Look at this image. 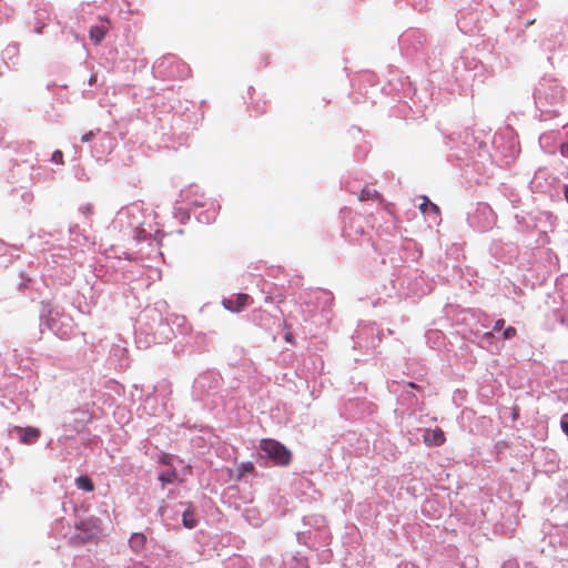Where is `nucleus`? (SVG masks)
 I'll list each match as a JSON object with an SVG mask.
<instances>
[{"instance_id": "nucleus-1", "label": "nucleus", "mask_w": 568, "mask_h": 568, "mask_svg": "<svg viewBox=\"0 0 568 568\" xmlns=\"http://www.w3.org/2000/svg\"><path fill=\"white\" fill-rule=\"evenodd\" d=\"M77 534L70 538L72 546H82L95 540L102 532L101 520L98 517H89L75 524Z\"/></svg>"}, {"instance_id": "nucleus-2", "label": "nucleus", "mask_w": 568, "mask_h": 568, "mask_svg": "<svg viewBox=\"0 0 568 568\" xmlns=\"http://www.w3.org/2000/svg\"><path fill=\"white\" fill-rule=\"evenodd\" d=\"M260 449L277 466H287L292 460L291 452L275 439H262Z\"/></svg>"}, {"instance_id": "nucleus-3", "label": "nucleus", "mask_w": 568, "mask_h": 568, "mask_svg": "<svg viewBox=\"0 0 568 568\" xmlns=\"http://www.w3.org/2000/svg\"><path fill=\"white\" fill-rule=\"evenodd\" d=\"M251 303H252V298L250 295L240 293L233 297L224 298L222 302V305L231 312L239 313V312L243 311Z\"/></svg>"}, {"instance_id": "nucleus-4", "label": "nucleus", "mask_w": 568, "mask_h": 568, "mask_svg": "<svg viewBox=\"0 0 568 568\" xmlns=\"http://www.w3.org/2000/svg\"><path fill=\"white\" fill-rule=\"evenodd\" d=\"M445 439V434L440 428L427 429L424 434V443L427 446H440Z\"/></svg>"}, {"instance_id": "nucleus-5", "label": "nucleus", "mask_w": 568, "mask_h": 568, "mask_svg": "<svg viewBox=\"0 0 568 568\" xmlns=\"http://www.w3.org/2000/svg\"><path fill=\"white\" fill-rule=\"evenodd\" d=\"M20 440L23 444H32L40 437V430L33 427L18 428Z\"/></svg>"}, {"instance_id": "nucleus-6", "label": "nucleus", "mask_w": 568, "mask_h": 568, "mask_svg": "<svg viewBox=\"0 0 568 568\" xmlns=\"http://www.w3.org/2000/svg\"><path fill=\"white\" fill-rule=\"evenodd\" d=\"M129 544L134 552H140L145 548L146 537L142 532H134L132 534Z\"/></svg>"}, {"instance_id": "nucleus-7", "label": "nucleus", "mask_w": 568, "mask_h": 568, "mask_svg": "<svg viewBox=\"0 0 568 568\" xmlns=\"http://www.w3.org/2000/svg\"><path fill=\"white\" fill-rule=\"evenodd\" d=\"M108 32V28L104 26H93L90 29L89 36L94 44H100Z\"/></svg>"}, {"instance_id": "nucleus-8", "label": "nucleus", "mask_w": 568, "mask_h": 568, "mask_svg": "<svg viewBox=\"0 0 568 568\" xmlns=\"http://www.w3.org/2000/svg\"><path fill=\"white\" fill-rule=\"evenodd\" d=\"M75 485L79 489L84 491H93L94 485L91 478L87 475H81L75 479Z\"/></svg>"}, {"instance_id": "nucleus-9", "label": "nucleus", "mask_w": 568, "mask_h": 568, "mask_svg": "<svg viewBox=\"0 0 568 568\" xmlns=\"http://www.w3.org/2000/svg\"><path fill=\"white\" fill-rule=\"evenodd\" d=\"M182 521L184 527L192 529L196 526V519L194 518V513L191 508H187L182 516Z\"/></svg>"}, {"instance_id": "nucleus-10", "label": "nucleus", "mask_w": 568, "mask_h": 568, "mask_svg": "<svg viewBox=\"0 0 568 568\" xmlns=\"http://www.w3.org/2000/svg\"><path fill=\"white\" fill-rule=\"evenodd\" d=\"M254 470H255V467H254L253 463H251V462L242 463L237 468L239 474H237L236 479L240 480L245 476V474H253Z\"/></svg>"}, {"instance_id": "nucleus-11", "label": "nucleus", "mask_w": 568, "mask_h": 568, "mask_svg": "<svg viewBox=\"0 0 568 568\" xmlns=\"http://www.w3.org/2000/svg\"><path fill=\"white\" fill-rule=\"evenodd\" d=\"M419 210L424 214L427 213L428 211H432L436 215L439 214V207L436 204L432 203L426 196L424 197L423 203L419 205Z\"/></svg>"}, {"instance_id": "nucleus-12", "label": "nucleus", "mask_w": 568, "mask_h": 568, "mask_svg": "<svg viewBox=\"0 0 568 568\" xmlns=\"http://www.w3.org/2000/svg\"><path fill=\"white\" fill-rule=\"evenodd\" d=\"M377 197H379V194L377 193V191L376 190H371V189L362 190L361 195H359V200L361 201L374 200V199H377Z\"/></svg>"}, {"instance_id": "nucleus-13", "label": "nucleus", "mask_w": 568, "mask_h": 568, "mask_svg": "<svg viewBox=\"0 0 568 568\" xmlns=\"http://www.w3.org/2000/svg\"><path fill=\"white\" fill-rule=\"evenodd\" d=\"M175 471H166L160 475L159 479L162 481L163 485L170 484L175 479Z\"/></svg>"}, {"instance_id": "nucleus-14", "label": "nucleus", "mask_w": 568, "mask_h": 568, "mask_svg": "<svg viewBox=\"0 0 568 568\" xmlns=\"http://www.w3.org/2000/svg\"><path fill=\"white\" fill-rule=\"evenodd\" d=\"M516 333H517V331H516V328H515V327H513V326H508V327L504 331V334H503V335H504V338H505V339H510V338H513L514 336H516Z\"/></svg>"}, {"instance_id": "nucleus-15", "label": "nucleus", "mask_w": 568, "mask_h": 568, "mask_svg": "<svg viewBox=\"0 0 568 568\" xmlns=\"http://www.w3.org/2000/svg\"><path fill=\"white\" fill-rule=\"evenodd\" d=\"M52 161L62 164L63 163V153L60 150H57L52 154Z\"/></svg>"}, {"instance_id": "nucleus-16", "label": "nucleus", "mask_w": 568, "mask_h": 568, "mask_svg": "<svg viewBox=\"0 0 568 568\" xmlns=\"http://www.w3.org/2000/svg\"><path fill=\"white\" fill-rule=\"evenodd\" d=\"M95 136L94 131H89L88 133L83 134L81 138L82 142H90Z\"/></svg>"}, {"instance_id": "nucleus-17", "label": "nucleus", "mask_w": 568, "mask_h": 568, "mask_svg": "<svg viewBox=\"0 0 568 568\" xmlns=\"http://www.w3.org/2000/svg\"><path fill=\"white\" fill-rule=\"evenodd\" d=\"M505 321L504 320H497L494 324V331H500L504 327Z\"/></svg>"}, {"instance_id": "nucleus-18", "label": "nucleus", "mask_w": 568, "mask_h": 568, "mask_svg": "<svg viewBox=\"0 0 568 568\" xmlns=\"http://www.w3.org/2000/svg\"><path fill=\"white\" fill-rule=\"evenodd\" d=\"M285 341L288 343H293V334L291 332L286 333L284 336Z\"/></svg>"}, {"instance_id": "nucleus-19", "label": "nucleus", "mask_w": 568, "mask_h": 568, "mask_svg": "<svg viewBox=\"0 0 568 568\" xmlns=\"http://www.w3.org/2000/svg\"><path fill=\"white\" fill-rule=\"evenodd\" d=\"M565 197L568 201V186H566V189H565Z\"/></svg>"}, {"instance_id": "nucleus-20", "label": "nucleus", "mask_w": 568, "mask_h": 568, "mask_svg": "<svg viewBox=\"0 0 568 568\" xmlns=\"http://www.w3.org/2000/svg\"><path fill=\"white\" fill-rule=\"evenodd\" d=\"M409 386L413 387V388L416 387V385L414 383H409Z\"/></svg>"}]
</instances>
